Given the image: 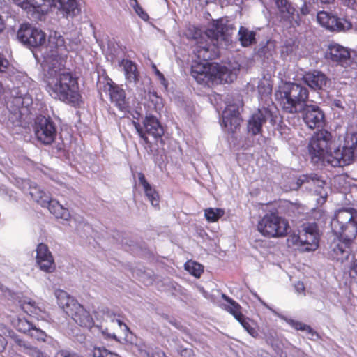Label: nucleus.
<instances>
[{
    "instance_id": "f257e3e1",
    "label": "nucleus",
    "mask_w": 357,
    "mask_h": 357,
    "mask_svg": "<svg viewBox=\"0 0 357 357\" xmlns=\"http://www.w3.org/2000/svg\"><path fill=\"white\" fill-rule=\"evenodd\" d=\"M332 135L326 130L315 132L309 143V153L314 162H326L333 167H344L352 163L357 155V132L347 135L342 149L331 152Z\"/></svg>"
},
{
    "instance_id": "f03ea898",
    "label": "nucleus",
    "mask_w": 357,
    "mask_h": 357,
    "mask_svg": "<svg viewBox=\"0 0 357 357\" xmlns=\"http://www.w3.org/2000/svg\"><path fill=\"white\" fill-rule=\"evenodd\" d=\"M45 89L53 98L67 104L75 105L82 100L77 79L70 72L59 70L50 74Z\"/></svg>"
},
{
    "instance_id": "7ed1b4c3",
    "label": "nucleus",
    "mask_w": 357,
    "mask_h": 357,
    "mask_svg": "<svg viewBox=\"0 0 357 357\" xmlns=\"http://www.w3.org/2000/svg\"><path fill=\"white\" fill-rule=\"evenodd\" d=\"M275 99L284 112L298 114L309 100V90L301 84L286 82L278 86Z\"/></svg>"
},
{
    "instance_id": "20e7f679",
    "label": "nucleus",
    "mask_w": 357,
    "mask_h": 357,
    "mask_svg": "<svg viewBox=\"0 0 357 357\" xmlns=\"http://www.w3.org/2000/svg\"><path fill=\"white\" fill-rule=\"evenodd\" d=\"M331 226L335 236L352 243L357 236V211L354 208L338 210Z\"/></svg>"
},
{
    "instance_id": "39448f33",
    "label": "nucleus",
    "mask_w": 357,
    "mask_h": 357,
    "mask_svg": "<svg viewBox=\"0 0 357 357\" xmlns=\"http://www.w3.org/2000/svg\"><path fill=\"white\" fill-rule=\"evenodd\" d=\"M287 219L279 215L277 211H270L258 220L257 230L267 238H282L286 237L290 230Z\"/></svg>"
},
{
    "instance_id": "423d86ee",
    "label": "nucleus",
    "mask_w": 357,
    "mask_h": 357,
    "mask_svg": "<svg viewBox=\"0 0 357 357\" xmlns=\"http://www.w3.org/2000/svg\"><path fill=\"white\" fill-rule=\"evenodd\" d=\"M325 219V212L320 208H313L307 213V222L302 224L301 233L306 251H314L318 248L321 236L318 224L324 222Z\"/></svg>"
},
{
    "instance_id": "0eeeda50",
    "label": "nucleus",
    "mask_w": 357,
    "mask_h": 357,
    "mask_svg": "<svg viewBox=\"0 0 357 357\" xmlns=\"http://www.w3.org/2000/svg\"><path fill=\"white\" fill-rule=\"evenodd\" d=\"M234 29V26L229 24L228 20L220 18L213 20L211 26L205 32H202L200 29L195 26L190 27L188 29L187 36L188 38H197L199 36L201 38L209 39L216 45L218 40L227 43L231 40Z\"/></svg>"
},
{
    "instance_id": "6e6552de",
    "label": "nucleus",
    "mask_w": 357,
    "mask_h": 357,
    "mask_svg": "<svg viewBox=\"0 0 357 357\" xmlns=\"http://www.w3.org/2000/svg\"><path fill=\"white\" fill-rule=\"evenodd\" d=\"M190 74L197 83L209 86L222 79V69L218 64L193 60Z\"/></svg>"
},
{
    "instance_id": "1a4fd4ad",
    "label": "nucleus",
    "mask_w": 357,
    "mask_h": 357,
    "mask_svg": "<svg viewBox=\"0 0 357 357\" xmlns=\"http://www.w3.org/2000/svg\"><path fill=\"white\" fill-rule=\"evenodd\" d=\"M34 133L36 139L42 144H52L56 137V124L50 117H38L35 122Z\"/></svg>"
},
{
    "instance_id": "9d476101",
    "label": "nucleus",
    "mask_w": 357,
    "mask_h": 357,
    "mask_svg": "<svg viewBox=\"0 0 357 357\" xmlns=\"http://www.w3.org/2000/svg\"><path fill=\"white\" fill-rule=\"evenodd\" d=\"M20 41L32 47L43 46L46 43V34L41 29L29 24H22L17 31Z\"/></svg>"
},
{
    "instance_id": "9b49d317",
    "label": "nucleus",
    "mask_w": 357,
    "mask_h": 357,
    "mask_svg": "<svg viewBox=\"0 0 357 357\" xmlns=\"http://www.w3.org/2000/svg\"><path fill=\"white\" fill-rule=\"evenodd\" d=\"M192 38L196 41L193 53L198 62L206 63L213 60L218 56V45L206 38Z\"/></svg>"
},
{
    "instance_id": "f8f14e48",
    "label": "nucleus",
    "mask_w": 357,
    "mask_h": 357,
    "mask_svg": "<svg viewBox=\"0 0 357 357\" xmlns=\"http://www.w3.org/2000/svg\"><path fill=\"white\" fill-rule=\"evenodd\" d=\"M317 20L322 26L333 31H344L352 28L351 22L347 19L337 17L324 10L318 12Z\"/></svg>"
},
{
    "instance_id": "ddd939ff",
    "label": "nucleus",
    "mask_w": 357,
    "mask_h": 357,
    "mask_svg": "<svg viewBox=\"0 0 357 357\" xmlns=\"http://www.w3.org/2000/svg\"><path fill=\"white\" fill-rule=\"evenodd\" d=\"M277 114L269 109L262 107L252 114L248 123V129L253 135L261 133L262 126L266 121H270L272 125L276 123Z\"/></svg>"
},
{
    "instance_id": "4468645a",
    "label": "nucleus",
    "mask_w": 357,
    "mask_h": 357,
    "mask_svg": "<svg viewBox=\"0 0 357 357\" xmlns=\"http://www.w3.org/2000/svg\"><path fill=\"white\" fill-rule=\"evenodd\" d=\"M36 251V261L39 268L47 273H53L56 270V264L48 246L40 243L37 245Z\"/></svg>"
},
{
    "instance_id": "2eb2a0df",
    "label": "nucleus",
    "mask_w": 357,
    "mask_h": 357,
    "mask_svg": "<svg viewBox=\"0 0 357 357\" xmlns=\"http://www.w3.org/2000/svg\"><path fill=\"white\" fill-rule=\"evenodd\" d=\"M302 112L303 121L310 129L321 128L325 125V115L319 107L306 104Z\"/></svg>"
},
{
    "instance_id": "dca6fc26",
    "label": "nucleus",
    "mask_w": 357,
    "mask_h": 357,
    "mask_svg": "<svg viewBox=\"0 0 357 357\" xmlns=\"http://www.w3.org/2000/svg\"><path fill=\"white\" fill-rule=\"evenodd\" d=\"M242 119L240 116L238 106L229 104L222 113V125L229 132H235L239 128Z\"/></svg>"
},
{
    "instance_id": "f3484780",
    "label": "nucleus",
    "mask_w": 357,
    "mask_h": 357,
    "mask_svg": "<svg viewBox=\"0 0 357 357\" xmlns=\"http://www.w3.org/2000/svg\"><path fill=\"white\" fill-rule=\"evenodd\" d=\"M352 243L335 236L330 245V255L336 261H344L347 260L351 252Z\"/></svg>"
},
{
    "instance_id": "a211bd4d",
    "label": "nucleus",
    "mask_w": 357,
    "mask_h": 357,
    "mask_svg": "<svg viewBox=\"0 0 357 357\" xmlns=\"http://www.w3.org/2000/svg\"><path fill=\"white\" fill-rule=\"evenodd\" d=\"M222 297L227 302V304L223 305L224 309L231 313L236 320H238L242 326L253 337L257 333L255 328L250 326L248 319L244 318L243 314L241 312V306L233 299L229 298L222 294Z\"/></svg>"
},
{
    "instance_id": "6ab92c4d",
    "label": "nucleus",
    "mask_w": 357,
    "mask_h": 357,
    "mask_svg": "<svg viewBox=\"0 0 357 357\" xmlns=\"http://www.w3.org/2000/svg\"><path fill=\"white\" fill-rule=\"evenodd\" d=\"M68 314L80 326L91 328L93 325V319L89 312L80 304H76L73 307Z\"/></svg>"
},
{
    "instance_id": "aec40b11",
    "label": "nucleus",
    "mask_w": 357,
    "mask_h": 357,
    "mask_svg": "<svg viewBox=\"0 0 357 357\" xmlns=\"http://www.w3.org/2000/svg\"><path fill=\"white\" fill-rule=\"evenodd\" d=\"M328 58L333 62L344 66L350 59V52L346 47L335 43L328 47Z\"/></svg>"
},
{
    "instance_id": "412c9836",
    "label": "nucleus",
    "mask_w": 357,
    "mask_h": 357,
    "mask_svg": "<svg viewBox=\"0 0 357 357\" xmlns=\"http://www.w3.org/2000/svg\"><path fill=\"white\" fill-rule=\"evenodd\" d=\"M303 80L310 88L314 89H322L326 86L328 78L321 71L314 70L303 75Z\"/></svg>"
},
{
    "instance_id": "4be33fe9",
    "label": "nucleus",
    "mask_w": 357,
    "mask_h": 357,
    "mask_svg": "<svg viewBox=\"0 0 357 357\" xmlns=\"http://www.w3.org/2000/svg\"><path fill=\"white\" fill-rule=\"evenodd\" d=\"M137 176L139 182L143 187L145 196L153 207L159 208L160 195L158 192L155 188L151 185L142 172L138 173Z\"/></svg>"
},
{
    "instance_id": "5701e85b",
    "label": "nucleus",
    "mask_w": 357,
    "mask_h": 357,
    "mask_svg": "<svg viewBox=\"0 0 357 357\" xmlns=\"http://www.w3.org/2000/svg\"><path fill=\"white\" fill-rule=\"evenodd\" d=\"M143 126L146 135H150L155 139L161 138L164 134V130L158 120L153 115H149L143 121Z\"/></svg>"
},
{
    "instance_id": "b1692460",
    "label": "nucleus",
    "mask_w": 357,
    "mask_h": 357,
    "mask_svg": "<svg viewBox=\"0 0 357 357\" xmlns=\"http://www.w3.org/2000/svg\"><path fill=\"white\" fill-rule=\"evenodd\" d=\"M109 91L111 101L114 102L116 106L120 110H126L128 105L126 100V93L124 90L119 88L118 86L110 85Z\"/></svg>"
},
{
    "instance_id": "393cba45",
    "label": "nucleus",
    "mask_w": 357,
    "mask_h": 357,
    "mask_svg": "<svg viewBox=\"0 0 357 357\" xmlns=\"http://www.w3.org/2000/svg\"><path fill=\"white\" fill-rule=\"evenodd\" d=\"M121 64L123 66L126 79L129 82L137 83L139 81V73L137 65L131 60L123 59Z\"/></svg>"
},
{
    "instance_id": "a878e982",
    "label": "nucleus",
    "mask_w": 357,
    "mask_h": 357,
    "mask_svg": "<svg viewBox=\"0 0 357 357\" xmlns=\"http://www.w3.org/2000/svg\"><path fill=\"white\" fill-rule=\"evenodd\" d=\"M55 296L59 305L65 310L67 314L73 310V307L76 304H79L67 291H56Z\"/></svg>"
},
{
    "instance_id": "bb28decb",
    "label": "nucleus",
    "mask_w": 357,
    "mask_h": 357,
    "mask_svg": "<svg viewBox=\"0 0 357 357\" xmlns=\"http://www.w3.org/2000/svg\"><path fill=\"white\" fill-rule=\"evenodd\" d=\"M277 315L279 318L285 321L287 324H289L296 330L307 331L309 334H310L311 336L310 337V338L311 340H314L319 337V334L316 331H314L309 325L294 320L292 319H289L282 314H277Z\"/></svg>"
},
{
    "instance_id": "cd10ccee",
    "label": "nucleus",
    "mask_w": 357,
    "mask_h": 357,
    "mask_svg": "<svg viewBox=\"0 0 357 357\" xmlns=\"http://www.w3.org/2000/svg\"><path fill=\"white\" fill-rule=\"evenodd\" d=\"M238 40L242 47H247L256 44V32L241 26L238 32Z\"/></svg>"
},
{
    "instance_id": "c85d7f7f",
    "label": "nucleus",
    "mask_w": 357,
    "mask_h": 357,
    "mask_svg": "<svg viewBox=\"0 0 357 357\" xmlns=\"http://www.w3.org/2000/svg\"><path fill=\"white\" fill-rule=\"evenodd\" d=\"M15 342L22 349L21 351L29 357H50L38 347H33L20 339H16Z\"/></svg>"
},
{
    "instance_id": "c756f323",
    "label": "nucleus",
    "mask_w": 357,
    "mask_h": 357,
    "mask_svg": "<svg viewBox=\"0 0 357 357\" xmlns=\"http://www.w3.org/2000/svg\"><path fill=\"white\" fill-rule=\"evenodd\" d=\"M47 207L48 208L50 212L56 218L68 220L70 216L68 210L63 207V206L56 200L52 199Z\"/></svg>"
},
{
    "instance_id": "7c9ffc66",
    "label": "nucleus",
    "mask_w": 357,
    "mask_h": 357,
    "mask_svg": "<svg viewBox=\"0 0 357 357\" xmlns=\"http://www.w3.org/2000/svg\"><path fill=\"white\" fill-rule=\"evenodd\" d=\"M184 268L195 278H199L204 273V266L193 260H188L184 264Z\"/></svg>"
},
{
    "instance_id": "2f4dec72",
    "label": "nucleus",
    "mask_w": 357,
    "mask_h": 357,
    "mask_svg": "<svg viewBox=\"0 0 357 357\" xmlns=\"http://www.w3.org/2000/svg\"><path fill=\"white\" fill-rule=\"evenodd\" d=\"M257 89L261 100L270 98L273 86L269 80L262 79L259 82Z\"/></svg>"
},
{
    "instance_id": "473e14b6",
    "label": "nucleus",
    "mask_w": 357,
    "mask_h": 357,
    "mask_svg": "<svg viewBox=\"0 0 357 357\" xmlns=\"http://www.w3.org/2000/svg\"><path fill=\"white\" fill-rule=\"evenodd\" d=\"M30 195L33 199L43 207H46L52 200L45 192L37 188H34L33 191L30 192Z\"/></svg>"
},
{
    "instance_id": "72a5a7b5",
    "label": "nucleus",
    "mask_w": 357,
    "mask_h": 357,
    "mask_svg": "<svg viewBox=\"0 0 357 357\" xmlns=\"http://www.w3.org/2000/svg\"><path fill=\"white\" fill-rule=\"evenodd\" d=\"M225 214L222 208H207L204 210V217L208 222H215Z\"/></svg>"
},
{
    "instance_id": "f704fd0d",
    "label": "nucleus",
    "mask_w": 357,
    "mask_h": 357,
    "mask_svg": "<svg viewBox=\"0 0 357 357\" xmlns=\"http://www.w3.org/2000/svg\"><path fill=\"white\" fill-rule=\"evenodd\" d=\"M303 241L301 234H294L289 236L287 239L288 247H296L302 252H307L305 249L306 246Z\"/></svg>"
},
{
    "instance_id": "c9c22d12",
    "label": "nucleus",
    "mask_w": 357,
    "mask_h": 357,
    "mask_svg": "<svg viewBox=\"0 0 357 357\" xmlns=\"http://www.w3.org/2000/svg\"><path fill=\"white\" fill-rule=\"evenodd\" d=\"M61 8L66 13L70 15H75L79 12L77 3L75 0H58Z\"/></svg>"
},
{
    "instance_id": "e433bc0d",
    "label": "nucleus",
    "mask_w": 357,
    "mask_h": 357,
    "mask_svg": "<svg viewBox=\"0 0 357 357\" xmlns=\"http://www.w3.org/2000/svg\"><path fill=\"white\" fill-rule=\"evenodd\" d=\"M101 312L102 313V319L105 322H111L112 324H116L119 326L123 325L124 327L127 328L126 325L123 324V322L117 318V315L111 312L109 309L104 308L102 310Z\"/></svg>"
},
{
    "instance_id": "4c0bfd02",
    "label": "nucleus",
    "mask_w": 357,
    "mask_h": 357,
    "mask_svg": "<svg viewBox=\"0 0 357 357\" xmlns=\"http://www.w3.org/2000/svg\"><path fill=\"white\" fill-rule=\"evenodd\" d=\"M15 325L18 331L29 334L33 324L26 319H18Z\"/></svg>"
},
{
    "instance_id": "58836bf2",
    "label": "nucleus",
    "mask_w": 357,
    "mask_h": 357,
    "mask_svg": "<svg viewBox=\"0 0 357 357\" xmlns=\"http://www.w3.org/2000/svg\"><path fill=\"white\" fill-rule=\"evenodd\" d=\"M296 49V46L294 40H287L281 47V56L282 57H287L291 55Z\"/></svg>"
},
{
    "instance_id": "ea45409f",
    "label": "nucleus",
    "mask_w": 357,
    "mask_h": 357,
    "mask_svg": "<svg viewBox=\"0 0 357 357\" xmlns=\"http://www.w3.org/2000/svg\"><path fill=\"white\" fill-rule=\"evenodd\" d=\"M29 335L31 337L36 339L39 341L45 342L47 335L46 333L40 328H36L34 325L31 328V331L29 333Z\"/></svg>"
},
{
    "instance_id": "a19ab883",
    "label": "nucleus",
    "mask_w": 357,
    "mask_h": 357,
    "mask_svg": "<svg viewBox=\"0 0 357 357\" xmlns=\"http://www.w3.org/2000/svg\"><path fill=\"white\" fill-rule=\"evenodd\" d=\"M150 100L154 104V109L158 111L162 108V99L155 92L149 93Z\"/></svg>"
},
{
    "instance_id": "79ce46f5",
    "label": "nucleus",
    "mask_w": 357,
    "mask_h": 357,
    "mask_svg": "<svg viewBox=\"0 0 357 357\" xmlns=\"http://www.w3.org/2000/svg\"><path fill=\"white\" fill-rule=\"evenodd\" d=\"M176 351L181 357H197L192 348H187L180 345L177 347Z\"/></svg>"
},
{
    "instance_id": "37998d69",
    "label": "nucleus",
    "mask_w": 357,
    "mask_h": 357,
    "mask_svg": "<svg viewBox=\"0 0 357 357\" xmlns=\"http://www.w3.org/2000/svg\"><path fill=\"white\" fill-rule=\"evenodd\" d=\"M10 296L13 300H17L18 302V304L22 308H24L25 305H29L31 307H34L35 302L32 301L30 298H25V299H21L19 298V296L17 295V294L15 291H12L10 294Z\"/></svg>"
},
{
    "instance_id": "c03bdc74",
    "label": "nucleus",
    "mask_w": 357,
    "mask_h": 357,
    "mask_svg": "<svg viewBox=\"0 0 357 357\" xmlns=\"http://www.w3.org/2000/svg\"><path fill=\"white\" fill-rule=\"evenodd\" d=\"M130 1H133L132 3L130 2L132 6L133 7L136 13L143 20H146L149 18L148 14L144 10L142 6L138 3L137 0H130Z\"/></svg>"
},
{
    "instance_id": "a18cd8bd",
    "label": "nucleus",
    "mask_w": 357,
    "mask_h": 357,
    "mask_svg": "<svg viewBox=\"0 0 357 357\" xmlns=\"http://www.w3.org/2000/svg\"><path fill=\"white\" fill-rule=\"evenodd\" d=\"M132 124L135 128L138 135L139 137L144 140V143L148 144L150 143L147 136L146 135V132L144 131V127L141 126V124L137 121H132Z\"/></svg>"
},
{
    "instance_id": "49530a36",
    "label": "nucleus",
    "mask_w": 357,
    "mask_h": 357,
    "mask_svg": "<svg viewBox=\"0 0 357 357\" xmlns=\"http://www.w3.org/2000/svg\"><path fill=\"white\" fill-rule=\"evenodd\" d=\"M276 3L282 12L286 10L289 14L293 13V8L287 0H276Z\"/></svg>"
},
{
    "instance_id": "de8ad7c7",
    "label": "nucleus",
    "mask_w": 357,
    "mask_h": 357,
    "mask_svg": "<svg viewBox=\"0 0 357 357\" xmlns=\"http://www.w3.org/2000/svg\"><path fill=\"white\" fill-rule=\"evenodd\" d=\"M54 357H78V356L69 350L61 349L56 351Z\"/></svg>"
},
{
    "instance_id": "09e8293b",
    "label": "nucleus",
    "mask_w": 357,
    "mask_h": 357,
    "mask_svg": "<svg viewBox=\"0 0 357 357\" xmlns=\"http://www.w3.org/2000/svg\"><path fill=\"white\" fill-rule=\"evenodd\" d=\"M30 4V11L37 10L45 4L46 0H29Z\"/></svg>"
},
{
    "instance_id": "8fccbe9b",
    "label": "nucleus",
    "mask_w": 357,
    "mask_h": 357,
    "mask_svg": "<svg viewBox=\"0 0 357 357\" xmlns=\"http://www.w3.org/2000/svg\"><path fill=\"white\" fill-rule=\"evenodd\" d=\"M153 68L155 73L156 76L158 77V79L160 80V83L165 88H167L168 82L166 80L164 75L157 68V67L155 65L153 66Z\"/></svg>"
},
{
    "instance_id": "3c124183",
    "label": "nucleus",
    "mask_w": 357,
    "mask_h": 357,
    "mask_svg": "<svg viewBox=\"0 0 357 357\" xmlns=\"http://www.w3.org/2000/svg\"><path fill=\"white\" fill-rule=\"evenodd\" d=\"M310 181V177L307 176V175H302L301 176H299L297 179H296V186L294 187V190H298V188H300L302 185L305 183H307L309 182Z\"/></svg>"
},
{
    "instance_id": "603ef678",
    "label": "nucleus",
    "mask_w": 357,
    "mask_h": 357,
    "mask_svg": "<svg viewBox=\"0 0 357 357\" xmlns=\"http://www.w3.org/2000/svg\"><path fill=\"white\" fill-rule=\"evenodd\" d=\"M108 350L105 348L96 347L92 351V355L93 357H105V354H107Z\"/></svg>"
},
{
    "instance_id": "864d4df0",
    "label": "nucleus",
    "mask_w": 357,
    "mask_h": 357,
    "mask_svg": "<svg viewBox=\"0 0 357 357\" xmlns=\"http://www.w3.org/2000/svg\"><path fill=\"white\" fill-rule=\"evenodd\" d=\"M14 3L22 9L29 12L30 4L29 0H13Z\"/></svg>"
},
{
    "instance_id": "5fc2aeb1",
    "label": "nucleus",
    "mask_w": 357,
    "mask_h": 357,
    "mask_svg": "<svg viewBox=\"0 0 357 357\" xmlns=\"http://www.w3.org/2000/svg\"><path fill=\"white\" fill-rule=\"evenodd\" d=\"M8 61L0 55V72H5L8 66Z\"/></svg>"
},
{
    "instance_id": "6e6d98bb",
    "label": "nucleus",
    "mask_w": 357,
    "mask_h": 357,
    "mask_svg": "<svg viewBox=\"0 0 357 357\" xmlns=\"http://www.w3.org/2000/svg\"><path fill=\"white\" fill-rule=\"evenodd\" d=\"M7 344L6 340L4 337L0 335V352H2L6 349Z\"/></svg>"
},
{
    "instance_id": "4d7b16f0",
    "label": "nucleus",
    "mask_w": 357,
    "mask_h": 357,
    "mask_svg": "<svg viewBox=\"0 0 357 357\" xmlns=\"http://www.w3.org/2000/svg\"><path fill=\"white\" fill-rule=\"evenodd\" d=\"M169 322L176 328L183 331H185V328L181 324L180 322L177 321L176 319H170Z\"/></svg>"
},
{
    "instance_id": "13d9d810",
    "label": "nucleus",
    "mask_w": 357,
    "mask_h": 357,
    "mask_svg": "<svg viewBox=\"0 0 357 357\" xmlns=\"http://www.w3.org/2000/svg\"><path fill=\"white\" fill-rule=\"evenodd\" d=\"M301 12L303 15H306L310 13V9L305 3L301 7Z\"/></svg>"
},
{
    "instance_id": "bf43d9fd",
    "label": "nucleus",
    "mask_w": 357,
    "mask_h": 357,
    "mask_svg": "<svg viewBox=\"0 0 357 357\" xmlns=\"http://www.w3.org/2000/svg\"><path fill=\"white\" fill-rule=\"evenodd\" d=\"M106 331H103L102 333L105 334L110 339H116V336L114 333H109L107 331V328L105 329Z\"/></svg>"
},
{
    "instance_id": "052dcab7",
    "label": "nucleus",
    "mask_w": 357,
    "mask_h": 357,
    "mask_svg": "<svg viewBox=\"0 0 357 357\" xmlns=\"http://www.w3.org/2000/svg\"><path fill=\"white\" fill-rule=\"evenodd\" d=\"M5 29V24L4 22L0 15V33L2 32Z\"/></svg>"
},
{
    "instance_id": "680f3d73",
    "label": "nucleus",
    "mask_w": 357,
    "mask_h": 357,
    "mask_svg": "<svg viewBox=\"0 0 357 357\" xmlns=\"http://www.w3.org/2000/svg\"><path fill=\"white\" fill-rule=\"evenodd\" d=\"M296 290H297V291H299V290H305V287H304L303 283H302V282H301V283L298 282V284H297V286H296Z\"/></svg>"
},
{
    "instance_id": "e2e57ef3",
    "label": "nucleus",
    "mask_w": 357,
    "mask_h": 357,
    "mask_svg": "<svg viewBox=\"0 0 357 357\" xmlns=\"http://www.w3.org/2000/svg\"><path fill=\"white\" fill-rule=\"evenodd\" d=\"M105 357H119V356L109 351L107 354H105Z\"/></svg>"
},
{
    "instance_id": "0e129e2a",
    "label": "nucleus",
    "mask_w": 357,
    "mask_h": 357,
    "mask_svg": "<svg viewBox=\"0 0 357 357\" xmlns=\"http://www.w3.org/2000/svg\"><path fill=\"white\" fill-rule=\"evenodd\" d=\"M321 3L331 4L334 2L335 0H319Z\"/></svg>"
},
{
    "instance_id": "69168bd1",
    "label": "nucleus",
    "mask_w": 357,
    "mask_h": 357,
    "mask_svg": "<svg viewBox=\"0 0 357 357\" xmlns=\"http://www.w3.org/2000/svg\"><path fill=\"white\" fill-rule=\"evenodd\" d=\"M344 3H347L349 4L351 1L354 2V0H342Z\"/></svg>"
}]
</instances>
